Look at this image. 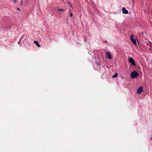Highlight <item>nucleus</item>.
Here are the masks:
<instances>
[{"label":"nucleus","instance_id":"nucleus-8","mask_svg":"<svg viewBox=\"0 0 152 152\" xmlns=\"http://www.w3.org/2000/svg\"><path fill=\"white\" fill-rule=\"evenodd\" d=\"M118 74L117 73H115L114 75L112 76L113 78L117 77H118Z\"/></svg>","mask_w":152,"mask_h":152},{"label":"nucleus","instance_id":"nucleus-5","mask_svg":"<svg viewBox=\"0 0 152 152\" xmlns=\"http://www.w3.org/2000/svg\"><path fill=\"white\" fill-rule=\"evenodd\" d=\"M105 53L106 54V56L107 58L110 59L112 58L111 55L109 53L107 52H106Z\"/></svg>","mask_w":152,"mask_h":152},{"label":"nucleus","instance_id":"nucleus-14","mask_svg":"<svg viewBox=\"0 0 152 152\" xmlns=\"http://www.w3.org/2000/svg\"><path fill=\"white\" fill-rule=\"evenodd\" d=\"M150 140H152V137H151V138H150Z\"/></svg>","mask_w":152,"mask_h":152},{"label":"nucleus","instance_id":"nucleus-9","mask_svg":"<svg viewBox=\"0 0 152 152\" xmlns=\"http://www.w3.org/2000/svg\"><path fill=\"white\" fill-rule=\"evenodd\" d=\"M96 63L97 65L98 66H99L101 65V64L99 62H96Z\"/></svg>","mask_w":152,"mask_h":152},{"label":"nucleus","instance_id":"nucleus-3","mask_svg":"<svg viewBox=\"0 0 152 152\" xmlns=\"http://www.w3.org/2000/svg\"><path fill=\"white\" fill-rule=\"evenodd\" d=\"M143 90V87L141 86L138 88L137 91V94H140L141 93Z\"/></svg>","mask_w":152,"mask_h":152},{"label":"nucleus","instance_id":"nucleus-13","mask_svg":"<svg viewBox=\"0 0 152 152\" xmlns=\"http://www.w3.org/2000/svg\"><path fill=\"white\" fill-rule=\"evenodd\" d=\"M17 9V10H20L19 8H18Z\"/></svg>","mask_w":152,"mask_h":152},{"label":"nucleus","instance_id":"nucleus-2","mask_svg":"<svg viewBox=\"0 0 152 152\" xmlns=\"http://www.w3.org/2000/svg\"><path fill=\"white\" fill-rule=\"evenodd\" d=\"M129 61L132 65L136 66V64L134 62V59L133 58H130L129 59Z\"/></svg>","mask_w":152,"mask_h":152},{"label":"nucleus","instance_id":"nucleus-16","mask_svg":"<svg viewBox=\"0 0 152 152\" xmlns=\"http://www.w3.org/2000/svg\"><path fill=\"white\" fill-rule=\"evenodd\" d=\"M142 34H143V33L142 32Z\"/></svg>","mask_w":152,"mask_h":152},{"label":"nucleus","instance_id":"nucleus-17","mask_svg":"<svg viewBox=\"0 0 152 152\" xmlns=\"http://www.w3.org/2000/svg\"><path fill=\"white\" fill-rule=\"evenodd\" d=\"M68 4H70L69 3H68Z\"/></svg>","mask_w":152,"mask_h":152},{"label":"nucleus","instance_id":"nucleus-7","mask_svg":"<svg viewBox=\"0 0 152 152\" xmlns=\"http://www.w3.org/2000/svg\"><path fill=\"white\" fill-rule=\"evenodd\" d=\"M34 42L36 44V45L38 47H41V46L40 45H39L38 43V42L37 41H34Z\"/></svg>","mask_w":152,"mask_h":152},{"label":"nucleus","instance_id":"nucleus-18","mask_svg":"<svg viewBox=\"0 0 152 152\" xmlns=\"http://www.w3.org/2000/svg\"><path fill=\"white\" fill-rule=\"evenodd\" d=\"M71 6H72V5L71 4Z\"/></svg>","mask_w":152,"mask_h":152},{"label":"nucleus","instance_id":"nucleus-4","mask_svg":"<svg viewBox=\"0 0 152 152\" xmlns=\"http://www.w3.org/2000/svg\"><path fill=\"white\" fill-rule=\"evenodd\" d=\"M134 37V35H132L130 36V39L131 41H132V42L135 45H137V42H136V40L135 39H133V37Z\"/></svg>","mask_w":152,"mask_h":152},{"label":"nucleus","instance_id":"nucleus-10","mask_svg":"<svg viewBox=\"0 0 152 152\" xmlns=\"http://www.w3.org/2000/svg\"><path fill=\"white\" fill-rule=\"evenodd\" d=\"M58 11H64V10L63 9H58L57 10Z\"/></svg>","mask_w":152,"mask_h":152},{"label":"nucleus","instance_id":"nucleus-1","mask_svg":"<svg viewBox=\"0 0 152 152\" xmlns=\"http://www.w3.org/2000/svg\"><path fill=\"white\" fill-rule=\"evenodd\" d=\"M139 74L138 72L136 71H133L132 72L130 75L132 79H134L137 78Z\"/></svg>","mask_w":152,"mask_h":152},{"label":"nucleus","instance_id":"nucleus-15","mask_svg":"<svg viewBox=\"0 0 152 152\" xmlns=\"http://www.w3.org/2000/svg\"><path fill=\"white\" fill-rule=\"evenodd\" d=\"M21 3L22 4L23 3V0H22Z\"/></svg>","mask_w":152,"mask_h":152},{"label":"nucleus","instance_id":"nucleus-11","mask_svg":"<svg viewBox=\"0 0 152 152\" xmlns=\"http://www.w3.org/2000/svg\"><path fill=\"white\" fill-rule=\"evenodd\" d=\"M14 3H16L17 2V1L16 0H13Z\"/></svg>","mask_w":152,"mask_h":152},{"label":"nucleus","instance_id":"nucleus-6","mask_svg":"<svg viewBox=\"0 0 152 152\" xmlns=\"http://www.w3.org/2000/svg\"><path fill=\"white\" fill-rule=\"evenodd\" d=\"M122 12L124 14H127L128 13V11L124 7H123L122 8Z\"/></svg>","mask_w":152,"mask_h":152},{"label":"nucleus","instance_id":"nucleus-12","mask_svg":"<svg viewBox=\"0 0 152 152\" xmlns=\"http://www.w3.org/2000/svg\"><path fill=\"white\" fill-rule=\"evenodd\" d=\"M73 15V14L72 13H71L70 14V17H72Z\"/></svg>","mask_w":152,"mask_h":152}]
</instances>
